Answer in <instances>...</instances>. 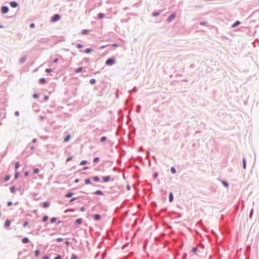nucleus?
<instances>
[{
  "label": "nucleus",
  "instance_id": "nucleus-1",
  "mask_svg": "<svg viewBox=\"0 0 259 259\" xmlns=\"http://www.w3.org/2000/svg\"><path fill=\"white\" fill-rule=\"evenodd\" d=\"M115 63V60L113 58H109L107 60L106 64L107 65H111Z\"/></svg>",
  "mask_w": 259,
  "mask_h": 259
},
{
  "label": "nucleus",
  "instance_id": "nucleus-2",
  "mask_svg": "<svg viewBox=\"0 0 259 259\" xmlns=\"http://www.w3.org/2000/svg\"><path fill=\"white\" fill-rule=\"evenodd\" d=\"M60 19V16L58 14H56V15H54L51 18V21L53 22H56V21L59 20Z\"/></svg>",
  "mask_w": 259,
  "mask_h": 259
},
{
  "label": "nucleus",
  "instance_id": "nucleus-3",
  "mask_svg": "<svg viewBox=\"0 0 259 259\" xmlns=\"http://www.w3.org/2000/svg\"><path fill=\"white\" fill-rule=\"evenodd\" d=\"M1 11L3 14H6L8 12L9 9L8 7L4 6L2 8Z\"/></svg>",
  "mask_w": 259,
  "mask_h": 259
},
{
  "label": "nucleus",
  "instance_id": "nucleus-4",
  "mask_svg": "<svg viewBox=\"0 0 259 259\" xmlns=\"http://www.w3.org/2000/svg\"><path fill=\"white\" fill-rule=\"evenodd\" d=\"M175 17V14H171L168 18H167V21L168 22H171Z\"/></svg>",
  "mask_w": 259,
  "mask_h": 259
},
{
  "label": "nucleus",
  "instance_id": "nucleus-5",
  "mask_svg": "<svg viewBox=\"0 0 259 259\" xmlns=\"http://www.w3.org/2000/svg\"><path fill=\"white\" fill-rule=\"evenodd\" d=\"M10 5L12 8H15L17 6V4L15 2H11Z\"/></svg>",
  "mask_w": 259,
  "mask_h": 259
},
{
  "label": "nucleus",
  "instance_id": "nucleus-6",
  "mask_svg": "<svg viewBox=\"0 0 259 259\" xmlns=\"http://www.w3.org/2000/svg\"><path fill=\"white\" fill-rule=\"evenodd\" d=\"M22 242L24 244L27 243L29 242V239L26 237L23 238L22 240Z\"/></svg>",
  "mask_w": 259,
  "mask_h": 259
},
{
  "label": "nucleus",
  "instance_id": "nucleus-7",
  "mask_svg": "<svg viewBox=\"0 0 259 259\" xmlns=\"http://www.w3.org/2000/svg\"><path fill=\"white\" fill-rule=\"evenodd\" d=\"M70 138H71L70 135H68L64 138V142H67L68 141H69L70 140Z\"/></svg>",
  "mask_w": 259,
  "mask_h": 259
},
{
  "label": "nucleus",
  "instance_id": "nucleus-8",
  "mask_svg": "<svg viewBox=\"0 0 259 259\" xmlns=\"http://www.w3.org/2000/svg\"><path fill=\"white\" fill-rule=\"evenodd\" d=\"M103 181L104 182H107L110 180V177L109 176H106L104 177L103 178Z\"/></svg>",
  "mask_w": 259,
  "mask_h": 259
},
{
  "label": "nucleus",
  "instance_id": "nucleus-9",
  "mask_svg": "<svg viewBox=\"0 0 259 259\" xmlns=\"http://www.w3.org/2000/svg\"><path fill=\"white\" fill-rule=\"evenodd\" d=\"M39 81V82L41 84L45 83L46 82V79L44 78H40Z\"/></svg>",
  "mask_w": 259,
  "mask_h": 259
},
{
  "label": "nucleus",
  "instance_id": "nucleus-10",
  "mask_svg": "<svg viewBox=\"0 0 259 259\" xmlns=\"http://www.w3.org/2000/svg\"><path fill=\"white\" fill-rule=\"evenodd\" d=\"M169 200L170 202H172L173 200V195L171 192L169 193Z\"/></svg>",
  "mask_w": 259,
  "mask_h": 259
},
{
  "label": "nucleus",
  "instance_id": "nucleus-11",
  "mask_svg": "<svg viewBox=\"0 0 259 259\" xmlns=\"http://www.w3.org/2000/svg\"><path fill=\"white\" fill-rule=\"evenodd\" d=\"M197 248L196 247H194L192 248V251L195 254H196L197 253Z\"/></svg>",
  "mask_w": 259,
  "mask_h": 259
},
{
  "label": "nucleus",
  "instance_id": "nucleus-12",
  "mask_svg": "<svg viewBox=\"0 0 259 259\" xmlns=\"http://www.w3.org/2000/svg\"><path fill=\"white\" fill-rule=\"evenodd\" d=\"M43 207L45 208H47L49 206V203L48 202H45L43 203Z\"/></svg>",
  "mask_w": 259,
  "mask_h": 259
},
{
  "label": "nucleus",
  "instance_id": "nucleus-13",
  "mask_svg": "<svg viewBox=\"0 0 259 259\" xmlns=\"http://www.w3.org/2000/svg\"><path fill=\"white\" fill-rule=\"evenodd\" d=\"M10 224H11L10 221H9V220H7V221L5 222V226H6V227H9V226H10Z\"/></svg>",
  "mask_w": 259,
  "mask_h": 259
},
{
  "label": "nucleus",
  "instance_id": "nucleus-14",
  "mask_svg": "<svg viewBox=\"0 0 259 259\" xmlns=\"http://www.w3.org/2000/svg\"><path fill=\"white\" fill-rule=\"evenodd\" d=\"M82 70V67H79V68H77L75 69V71L76 73H79L80 72H81Z\"/></svg>",
  "mask_w": 259,
  "mask_h": 259
},
{
  "label": "nucleus",
  "instance_id": "nucleus-15",
  "mask_svg": "<svg viewBox=\"0 0 259 259\" xmlns=\"http://www.w3.org/2000/svg\"><path fill=\"white\" fill-rule=\"evenodd\" d=\"M94 219L97 221L99 220L100 219V215L99 214L95 215Z\"/></svg>",
  "mask_w": 259,
  "mask_h": 259
},
{
  "label": "nucleus",
  "instance_id": "nucleus-16",
  "mask_svg": "<svg viewBox=\"0 0 259 259\" xmlns=\"http://www.w3.org/2000/svg\"><path fill=\"white\" fill-rule=\"evenodd\" d=\"M82 222V220L81 219H78L75 221V223L77 224H80Z\"/></svg>",
  "mask_w": 259,
  "mask_h": 259
},
{
  "label": "nucleus",
  "instance_id": "nucleus-17",
  "mask_svg": "<svg viewBox=\"0 0 259 259\" xmlns=\"http://www.w3.org/2000/svg\"><path fill=\"white\" fill-rule=\"evenodd\" d=\"M95 193L97 195H102L103 194V192L101 190H97Z\"/></svg>",
  "mask_w": 259,
  "mask_h": 259
},
{
  "label": "nucleus",
  "instance_id": "nucleus-18",
  "mask_svg": "<svg viewBox=\"0 0 259 259\" xmlns=\"http://www.w3.org/2000/svg\"><path fill=\"white\" fill-rule=\"evenodd\" d=\"M98 17L99 19H102L104 17V15L102 13H99L98 15Z\"/></svg>",
  "mask_w": 259,
  "mask_h": 259
},
{
  "label": "nucleus",
  "instance_id": "nucleus-19",
  "mask_svg": "<svg viewBox=\"0 0 259 259\" xmlns=\"http://www.w3.org/2000/svg\"><path fill=\"white\" fill-rule=\"evenodd\" d=\"M92 52V50L91 49H87L84 50V52L85 53H87V54H88V53H90Z\"/></svg>",
  "mask_w": 259,
  "mask_h": 259
},
{
  "label": "nucleus",
  "instance_id": "nucleus-20",
  "mask_svg": "<svg viewBox=\"0 0 259 259\" xmlns=\"http://www.w3.org/2000/svg\"><path fill=\"white\" fill-rule=\"evenodd\" d=\"M170 171L174 174L176 172V170L174 167H171Z\"/></svg>",
  "mask_w": 259,
  "mask_h": 259
},
{
  "label": "nucleus",
  "instance_id": "nucleus-21",
  "mask_svg": "<svg viewBox=\"0 0 259 259\" xmlns=\"http://www.w3.org/2000/svg\"><path fill=\"white\" fill-rule=\"evenodd\" d=\"M239 24H240V22L237 21L234 24H233L232 27H235L237 26Z\"/></svg>",
  "mask_w": 259,
  "mask_h": 259
},
{
  "label": "nucleus",
  "instance_id": "nucleus-22",
  "mask_svg": "<svg viewBox=\"0 0 259 259\" xmlns=\"http://www.w3.org/2000/svg\"><path fill=\"white\" fill-rule=\"evenodd\" d=\"M85 183L86 185L89 184L91 183V181L89 179H87L85 180Z\"/></svg>",
  "mask_w": 259,
  "mask_h": 259
},
{
  "label": "nucleus",
  "instance_id": "nucleus-23",
  "mask_svg": "<svg viewBox=\"0 0 259 259\" xmlns=\"http://www.w3.org/2000/svg\"><path fill=\"white\" fill-rule=\"evenodd\" d=\"M72 196V193L71 192L68 193L66 194V196L68 198H69Z\"/></svg>",
  "mask_w": 259,
  "mask_h": 259
},
{
  "label": "nucleus",
  "instance_id": "nucleus-24",
  "mask_svg": "<svg viewBox=\"0 0 259 259\" xmlns=\"http://www.w3.org/2000/svg\"><path fill=\"white\" fill-rule=\"evenodd\" d=\"M88 32V31L87 30H85V29H84V30H82V31H81V33L82 34H87Z\"/></svg>",
  "mask_w": 259,
  "mask_h": 259
},
{
  "label": "nucleus",
  "instance_id": "nucleus-25",
  "mask_svg": "<svg viewBox=\"0 0 259 259\" xmlns=\"http://www.w3.org/2000/svg\"><path fill=\"white\" fill-rule=\"evenodd\" d=\"M39 254V251L38 250H36L35 251V256H38Z\"/></svg>",
  "mask_w": 259,
  "mask_h": 259
},
{
  "label": "nucleus",
  "instance_id": "nucleus-26",
  "mask_svg": "<svg viewBox=\"0 0 259 259\" xmlns=\"http://www.w3.org/2000/svg\"><path fill=\"white\" fill-rule=\"evenodd\" d=\"M106 140V138L105 137H102L101 138V142H105Z\"/></svg>",
  "mask_w": 259,
  "mask_h": 259
},
{
  "label": "nucleus",
  "instance_id": "nucleus-27",
  "mask_svg": "<svg viewBox=\"0 0 259 259\" xmlns=\"http://www.w3.org/2000/svg\"><path fill=\"white\" fill-rule=\"evenodd\" d=\"M56 221V219L55 218H52L51 219V223H55Z\"/></svg>",
  "mask_w": 259,
  "mask_h": 259
},
{
  "label": "nucleus",
  "instance_id": "nucleus-28",
  "mask_svg": "<svg viewBox=\"0 0 259 259\" xmlns=\"http://www.w3.org/2000/svg\"><path fill=\"white\" fill-rule=\"evenodd\" d=\"M39 171V170L38 168H35L33 170V172L34 174H38Z\"/></svg>",
  "mask_w": 259,
  "mask_h": 259
},
{
  "label": "nucleus",
  "instance_id": "nucleus-29",
  "mask_svg": "<svg viewBox=\"0 0 259 259\" xmlns=\"http://www.w3.org/2000/svg\"><path fill=\"white\" fill-rule=\"evenodd\" d=\"M48 219V216H45L44 217L43 219H42V221L43 222H46Z\"/></svg>",
  "mask_w": 259,
  "mask_h": 259
},
{
  "label": "nucleus",
  "instance_id": "nucleus-30",
  "mask_svg": "<svg viewBox=\"0 0 259 259\" xmlns=\"http://www.w3.org/2000/svg\"><path fill=\"white\" fill-rule=\"evenodd\" d=\"M15 167L16 169H17L19 167V163L18 162H16Z\"/></svg>",
  "mask_w": 259,
  "mask_h": 259
},
{
  "label": "nucleus",
  "instance_id": "nucleus-31",
  "mask_svg": "<svg viewBox=\"0 0 259 259\" xmlns=\"http://www.w3.org/2000/svg\"><path fill=\"white\" fill-rule=\"evenodd\" d=\"M90 82L91 84H94L95 83V79H90Z\"/></svg>",
  "mask_w": 259,
  "mask_h": 259
},
{
  "label": "nucleus",
  "instance_id": "nucleus-32",
  "mask_svg": "<svg viewBox=\"0 0 259 259\" xmlns=\"http://www.w3.org/2000/svg\"><path fill=\"white\" fill-rule=\"evenodd\" d=\"M71 259H77V256H76L75 254H72Z\"/></svg>",
  "mask_w": 259,
  "mask_h": 259
},
{
  "label": "nucleus",
  "instance_id": "nucleus-33",
  "mask_svg": "<svg viewBox=\"0 0 259 259\" xmlns=\"http://www.w3.org/2000/svg\"><path fill=\"white\" fill-rule=\"evenodd\" d=\"M10 191H11V192L12 193H14V192H15V188L14 187H11V188H10Z\"/></svg>",
  "mask_w": 259,
  "mask_h": 259
},
{
  "label": "nucleus",
  "instance_id": "nucleus-34",
  "mask_svg": "<svg viewBox=\"0 0 259 259\" xmlns=\"http://www.w3.org/2000/svg\"><path fill=\"white\" fill-rule=\"evenodd\" d=\"M93 179L95 182H98L99 180V179L98 177H95Z\"/></svg>",
  "mask_w": 259,
  "mask_h": 259
},
{
  "label": "nucleus",
  "instance_id": "nucleus-35",
  "mask_svg": "<svg viewBox=\"0 0 259 259\" xmlns=\"http://www.w3.org/2000/svg\"><path fill=\"white\" fill-rule=\"evenodd\" d=\"M10 176H6V177H5V181H9V179H10Z\"/></svg>",
  "mask_w": 259,
  "mask_h": 259
},
{
  "label": "nucleus",
  "instance_id": "nucleus-36",
  "mask_svg": "<svg viewBox=\"0 0 259 259\" xmlns=\"http://www.w3.org/2000/svg\"><path fill=\"white\" fill-rule=\"evenodd\" d=\"M99 161V158L96 157L94 159V162H97Z\"/></svg>",
  "mask_w": 259,
  "mask_h": 259
},
{
  "label": "nucleus",
  "instance_id": "nucleus-37",
  "mask_svg": "<svg viewBox=\"0 0 259 259\" xmlns=\"http://www.w3.org/2000/svg\"><path fill=\"white\" fill-rule=\"evenodd\" d=\"M46 71L47 72H50L52 71V69H50V68H47L46 69Z\"/></svg>",
  "mask_w": 259,
  "mask_h": 259
},
{
  "label": "nucleus",
  "instance_id": "nucleus-38",
  "mask_svg": "<svg viewBox=\"0 0 259 259\" xmlns=\"http://www.w3.org/2000/svg\"><path fill=\"white\" fill-rule=\"evenodd\" d=\"M76 47H77V48L80 49V48H82V45H80V44H77L76 45Z\"/></svg>",
  "mask_w": 259,
  "mask_h": 259
},
{
  "label": "nucleus",
  "instance_id": "nucleus-39",
  "mask_svg": "<svg viewBox=\"0 0 259 259\" xmlns=\"http://www.w3.org/2000/svg\"><path fill=\"white\" fill-rule=\"evenodd\" d=\"M245 166H246V162H245V160L244 159V160H243V167H244V169L245 168Z\"/></svg>",
  "mask_w": 259,
  "mask_h": 259
},
{
  "label": "nucleus",
  "instance_id": "nucleus-40",
  "mask_svg": "<svg viewBox=\"0 0 259 259\" xmlns=\"http://www.w3.org/2000/svg\"><path fill=\"white\" fill-rule=\"evenodd\" d=\"M38 96L36 94H34L33 95V97L34 98H38Z\"/></svg>",
  "mask_w": 259,
  "mask_h": 259
},
{
  "label": "nucleus",
  "instance_id": "nucleus-41",
  "mask_svg": "<svg viewBox=\"0 0 259 259\" xmlns=\"http://www.w3.org/2000/svg\"><path fill=\"white\" fill-rule=\"evenodd\" d=\"M57 241L58 242H61V241H62V238H58L57 239Z\"/></svg>",
  "mask_w": 259,
  "mask_h": 259
},
{
  "label": "nucleus",
  "instance_id": "nucleus-42",
  "mask_svg": "<svg viewBox=\"0 0 259 259\" xmlns=\"http://www.w3.org/2000/svg\"><path fill=\"white\" fill-rule=\"evenodd\" d=\"M86 163V161H82L81 162H80V165H84Z\"/></svg>",
  "mask_w": 259,
  "mask_h": 259
},
{
  "label": "nucleus",
  "instance_id": "nucleus-43",
  "mask_svg": "<svg viewBox=\"0 0 259 259\" xmlns=\"http://www.w3.org/2000/svg\"><path fill=\"white\" fill-rule=\"evenodd\" d=\"M28 223L27 222H25L24 223V225H23V226H24V227H26V226L28 225Z\"/></svg>",
  "mask_w": 259,
  "mask_h": 259
},
{
  "label": "nucleus",
  "instance_id": "nucleus-44",
  "mask_svg": "<svg viewBox=\"0 0 259 259\" xmlns=\"http://www.w3.org/2000/svg\"><path fill=\"white\" fill-rule=\"evenodd\" d=\"M12 202L11 201H9V202H8V205L9 206H11V205H12Z\"/></svg>",
  "mask_w": 259,
  "mask_h": 259
},
{
  "label": "nucleus",
  "instance_id": "nucleus-45",
  "mask_svg": "<svg viewBox=\"0 0 259 259\" xmlns=\"http://www.w3.org/2000/svg\"><path fill=\"white\" fill-rule=\"evenodd\" d=\"M34 27V23H31L30 25V27L32 28Z\"/></svg>",
  "mask_w": 259,
  "mask_h": 259
},
{
  "label": "nucleus",
  "instance_id": "nucleus-46",
  "mask_svg": "<svg viewBox=\"0 0 259 259\" xmlns=\"http://www.w3.org/2000/svg\"><path fill=\"white\" fill-rule=\"evenodd\" d=\"M54 259H61V256L60 255H58Z\"/></svg>",
  "mask_w": 259,
  "mask_h": 259
},
{
  "label": "nucleus",
  "instance_id": "nucleus-47",
  "mask_svg": "<svg viewBox=\"0 0 259 259\" xmlns=\"http://www.w3.org/2000/svg\"><path fill=\"white\" fill-rule=\"evenodd\" d=\"M18 176H19V174H18V172H16L15 175V178H17L18 177Z\"/></svg>",
  "mask_w": 259,
  "mask_h": 259
},
{
  "label": "nucleus",
  "instance_id": "nucleus-48",
  "mask_svg": "<svg viewBox=\"0 0 259 259\" xmlns=\"http://www.w3.org/2000/svg\"><path fill=\"white\" fill-rule=\"evenodd\" d=\"M58 62V59L57 58H56L54 60V63H57Z\"/></svg>",
  "mask_w": 259,
  "mask_h": 259
},
{
  "label": "nucleus",
  "instance_id": "nucleus-49",
  "mask_svg": "<svg viewBox=\"0 0 259 259\" xmlns=\"http://www.w3.org/2000/svg\"><path fill=\"white\" fill-rule=\"evenodd\" d=\"M71 159H72V157H68V158L67 159V161H70Z\"/></svg>",
  "mask_w": 259,
  "mask_h": 259
},
{
  "label": "nucleus",
  "instance_id": "nucleus-50",
  "mask_svg": "<svg viewBox=\"0 0 259 259\" xmlns=\"http://www.w3.org/2000/svg\"><path fill=\"white\" fill-rule=\"evenodd\" d=\"M25 59L24 58V59H21V63H23L25 62Z\"/></svg>",
  "mask_w": 259,
  "mask_h": 259
},
{
  "label": "nucleus",
  "instance_id": "nucleus-51",
  "mask_svg": "<svg viewBox=\"0 0 259 259\" xmlns=\"http://www.w3.org/2000/svg\"><path fill=\"white\" fill-rule=\"evenodd\" d=\"M80 210H81V211H84V208L83 207H81V208H80Z\"/></svg>",
  "mask_w": 259,
  "mask_h": 259
},
{
  "label": "nucleus",
  "instance_id": "nucleus-52",
  "mask_svg": "<svg viewBox=\"0 0 259 259\" xmlns=\"http://www.w3.org/2000/svg\"><path fill=\"white\" fill-rule=\"evenodd\" d=\"M48 98H48V96H46V97H45V100L46 101V100H48Z\"/></svg>",
  "mask_w": 259,
  "mask_h": 259
},
{
  "label": "nucleus",
  "instance_id": "nucleus-53",
  "mask_svg": "<svg viewBox=\"0 0 259 259\" xmlns=\"http://www.w3.org/2000/svg\"><path fill=\"white\" fill-rule=\"evenodd\" d=\"M78 182H79V180L78 179H76L75 180V183H78Z\"/></svg>",
  "mask_w": 259,
  "mask_h": 259
},
{
  "label": "nucleus",
  "instance_id": "nucleus-54",
  "mask_svg": "<svg viewBox=\"0 0 259 259\" xmlns=\"http://www.w3.org/2000/svg\"><path fill=\"white\" fill-rule=\"evenodd\" d=\"M44 259H49V257L48 256H45Z\"/></svg>",
  "mask_w": 259,
  "mask_h": 259
},
{
  "label": "nucleus",
  "instance_id": "nucleus-55",
  "mask_svg": "<svg viewBox=\"0 0 259 259\" xmlns=\"http://www.w3.org/2000/svg\"><path fill=\"white\" fill-rule=\"evenodd\" d=\"M28 172H26L25 173V175L26 176H28Z\"/></svg>",
  "mask_w": 259,
  "mask_h": 259
},
{
  "label": "nucleus",
  "instance_id": "nucleus-56",
  "mask_svg": "<svg viewBox=\"0 0 259 259\" xmlns=\"http://www.w3.org/2000/svg\"><path fill=\"white\" fill-rule=\"evenodd\" d=\"M87 168H88V167H83V169L84 170H85V169H87Z\"/></svg>",
  "mask_w": 259,
  "mask_h": 259
},
{
  "label": "nucleus",
  "instance_id": "nucleus-57",
  "mask_svg": "<svg viewBox=\"0 0 259 259\" xmlns=\"http://www.w3.org/2000/svg\"><path fill=\"white\" fill-rule=\"evenodd\" d=\"M105 47V46H102V47H101V49H104Z\"/></svg>",
  "mask_w": 259,
  "mask_h": 259
},
{
  "label": "nucleus",
  "instance_id": "nucleus-58",
  "mask_svg": "<svg viewBox=\"0 0 259 259\" xmlns=\"http://www.w3.org/2000/svg\"><path fill=\"white\" fill-rule=\"evenodd\" d=\"M74 200H75V198H72V199L71 200V201H74Z\"/></svg>",
  "mask_w": 259,
  "mask_h": 259
},
{
  "label": "nucleus",
  "instance_id": "nucleus-59",
  "mask_svg": "<svg viewBox=\"0 0 259 259\" xmlns=\"http://www.w3.org/2000/svg\"><path fill=\"white\" fill-rule=\"evenodd\" d=\"M36 142V140H35V139H34V140H33V142H34H34Z\"/></svg>",
  "mask_w": 259,
  "mask_h": 259
},
{
  "label": "nucleus",
  "instance_id": "nucleus-60",
  "mask_svg": "<svg viewBox=\"0 0 259 259\" xmlns=\"http://www.w3.org/2000/svg\"><path fill=\"white\" fill-rule=\"evenodd\" d=\"M225 185L226 186H228V185H227V184H226V183H225Z\"/></svg>",
  "mask_w": 259,
  "mask_h": 259
},
{
  "label": "nucleus",
  "instance_id": "nucleus-61",
  "mask_svg": "<svg viewBox=\"0 0 259 259\" xmlns=\"http://www.w3.org/2000/svg\"><path fill=\"white\" fill-rule=\"evenodd\" d=\"M225 185L226 186H228V185H227V184H226V183H225Z\"/></svg>",
  "mask_w": 259,
  "mask_h": 259
}]
</instances>
